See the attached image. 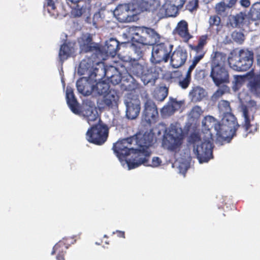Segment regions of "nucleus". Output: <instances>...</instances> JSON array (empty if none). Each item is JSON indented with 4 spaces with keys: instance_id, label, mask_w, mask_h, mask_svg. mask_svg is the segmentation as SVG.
<instances>
[{
    "instance_id": "35",
    "label": "nucleus",
    "mask_w": 260,
    "mask_h": 260,
    "mask_svg": "<svg viewBox=\"0 0 260 260\" xmlns=\"http://www.w3.org/2000/svg\"><path fill=\"white\" fill-rule=\"evenodd\" d=\"M218 109L220 114L222 116L224 115H228L231 113V108L229 102L225 100L220 101L218 105Z\"/></svg>"
},
{
    "instance_id": "17",
    "label": "nucleus",
    "mask_w": 260,
    "mask_h": 260,
    "mask_svg": "<svg viewBox=\"0 0 260 260\" xmlns=\"http://www.w3.org/2000/svg\"><path fill=\"white\" fill-rule=\"evenodd\" d=\"M210 76L217 86L230 82L229 74L225 68L211 69Z\"/></svg>"
},
{
    "instance_id": "36",
    "label": "nucleus",
    "mask_w": 260,
    "mask_h": 260,
    "mask_svg": "<svg viewBox=\"0 0 260 260\" xmlns=\"http://www.w3.org/2000/svg\"><path fill=\"white\" fill-rule=\"evenodd\" d=\"M168 94V88L165 86H161L155 91L154 97L156 100L162 102L166 98Z\"/></svg>"
},
{
    "instance_id": "10",
    "label": "nucleus",
    "mask_w": 260,
    "mask_h": 260,
    "mask_svg": "<svg viewBox=\"0 0 260 260\" xmlns=\"http://www.w3.org/2000/svg\"><path fill=\"white\" fill-rule=\"evenodd\" d=\"M173 46L169 43H160L153 46L150 61L154 64L161 61L167 62Z\"/></svg>"
},
{
    "instance_id": "60",
    "label": "nucleus",
    "mask_w": 260,
    "mask_h": 260,
    "mask_svg": "<svg viewBox=\"0 0 260 260\" xmlns=\"http://www.w3.org/2000/svg\"><path fill=\"white\" fill-rule=\"evenodd\" d=\"M242 78L240 76H234V81H233V83L235 84H237L240 83V80H242Z\"/></svg>"
},
{
    "instance_id": "55",
    "label": "nucleus",
    "mask_w": 260,
    "mask_h": 260,
    "mask_svg": "<svg viewBox=\"0 0 260 260\" xmlns=\"http://www.w3.org/2000/svg\"><path fill=\"white\" fill-rule=\"evenodd\" d=\"M44 6L45 8H47L49 13H51L50 11L54 10L55 8L53 0H46Z\"/></svg>"
},
{
    "instance_id": "43",
    "label": "nucleus",
    "mask_w": 260,
    "mask_h": 260,
    "mask_svg": "<svg viewBox=\"0 0 260 260\" xmlns=\"http://www.w3.org/2000/svg\"><path fill=\"white\" fill-rule=\"evenodd\" d=\"M90 80L88 79V76H84L79 79L76 82V86L78 91L80 93H82L84 90V87L85 84H87V81Z\"/></svg>"
},
{
    "instance_id": "14",
    "label": "nucleus",
    "mask_w": 260,
    "mask_h": 260,
    "mask_svg": "<svg viewBox=\"0 0 260 260\" xmlns=\"http://www.w3.org/2000/svg\"><path fill=\"white\" fill-rule=\"evenodd\" d=\"M158 115L156 106L154 103L146 96L144 102V109L143 112L142 119L147 123L154 121Z\"/></svg>"
},
{
    "instance_id": "12",
    "label": "nucleus",
    "mask_w": 260,
    "mask_h": 260,
    "mask_svg": "<svg viewBox=\"0 0 260 260\" xmlns=\"http://www.w3.org/2000/svg\"><path fill=\"white\" fill-rule=\"evenodd\" d=\"M78 43L81 52L93 53L92 57L101 55V51L97 44L92 42L91 36L89 34H83L78 39Z\"/></svg>"
},
{
    "instance_id": "57",
    "label": "nucleus",
    "mask_w": 260,
    "mask_h": 260,
    "mask_svg": "<svg viewBox=\"0 0 260 260\" xmlns=\"http://www.w3.org/2000/svg\"><path fill=\"white\" fill-rule=\"evenodd\" d=\"M228 8H231L238 0H223Z\"/></svg>"
},
{
    "instance_id": "47",
    "label": "nucleus",
    "mask_w": 260,
    "mask_h": 260,
    "mask_svg": "<svg viewBox=\"0 0 260 260\" xmlns=\"http://www.w3.org/2000/svg\"><path fill=\"white\" fill-rule=\"evenodd\" d=\"M144 45H140L138 46H135L133 47V51L134 54L136 55V59H139L142 57L143 54V48L141 47Z\"/></svg>"
},
{
    "instance_id": "7",
    "label": "nucleus",
    "mask_w": 260,
    "mask_h": 260,
    "mask_svg": "<svg viewBox=\"0 0 260 260\" xmlns=\"http://www.w3.org/2000/svg\"><path fill=\"white\" fill-rule=\"evenodd\" d=\"M257 108L256 102L253 100L249 101L247 105L241 104L239 107V113L243 120L242 125L248 133H253L252 127L254 131H256V127L251 124L250 122L253 120V114Z\"/></svg>"
},
{
    "instance_id": "56",
    "label": "nucleus",
    "mask_w": 260,
    "mask_h": 260,
    "mask_svg": "<svg viewBox=\"0 0 260 260\" xmlns=\"http://www.w3.org/2000/svg\"><path fill=\"white\" fill-rule=\"evenodd\" d=\"M185 1L186 0H172V2L173 3L172 5L175 6L178 8V10H179L183 7Z\"/></svg>"
},
{
    "instance_id": "51",
    "label": "nucleus",
    "mask_w": 260,
    "mask_h": 260,
    "mask_svg": "<svg viewBox=\"0 0 260 260\" xmlns=\"http://www.w3.org/2000/svg\"><path fill=\"white\" fill-rule=\"evenodd\" d=\"M220 23V18L217 15L210 16L209 19V23L210 26H218Z\"/></svg>"
},
{
    "instance_id": "3",
    "label": "nucleus",
    "mask_w": 260,
    "mask_h": 260,
    "mask_svg": "<svg viewBox=\"0 0 260 260\" xmlns=\"http://www.w3.org/2000/svg\"><path fill=\"white\" fill-rule=\"evenodd\" d=\"M184 139V135L180 124L172 123L165 129L161 145L165 149L176 151L181 147Z\"/></svg>"
},
{
    "instance_id": "26",
    "label": "nucleus",
    "mask_w": 260,
    "mask_h": 260,
    "mask_svg": "<svg viewBox=\"0 0 260 260\" xmlns=\"http://www.w3.org/2000/svg\"><path fill=\"white\" fill-rule=\"evenodd\" d=\"M178 8L171 3L166 2L160 9L159 13L161 17H175L178 13Z\"/></svg>"
},
{
    "instance_id": "8",
    "label": "nucleus",
    "mask_w": 260,
    "mask_h": 260,
    "mask_svg": "<svg viewBox=\"0 0 260 260\" xmlns=\"http://www.w3.org/2000/svg\"><path fill=\"white\" fill-rule=\"evenodd\" d=\"M239 126L235 117L232 113L222 116L221 123H220L221 136L223 135L227 136L223 139V144L224 142H230Z\"/></svg>"
},
{
    "instance_id": "59",
    "label": "nucleus",
    "mask_w": 260,
    "mask_h": 260,
    "mask_svg": "<svg viewBox=\"0 0 260 260\" xmlns=\"http://www.w3.org/2000/svg\"><path fill=\"white\" fill-rule=\"evenodd\" d=\"M194 69L193 68H191V66H189L185 77L191 80V73Z\"/></svg>"
},
{
    "instance_id": "29",
    "label": "nucleus",
    "mask_w": 260,
    "mask_h": 260,
    "mask_svg": "<svg viewBox=\"0 0 260 260\" xmlns=\"http://www.w3.org/2000/svg\"><path fill=\"white\" fill-rule=\"evenodd\" d=\"M206 94L207 93L203 88L197 86L192 88L188 96L192 102H197L202 101Z\"/></svg>"
},
{
    "instance_id": "38",
    "label": "nucleus",
    "mask_w": 260,
    "mask_h": 260,
    "mask_svg": "<svg viewBox=\"0 0 260 260\" xmlns=\"http://www.w3.org/2000/svg\"><path fill=\"white\" fill-rule=\"evenodd\" d=\"M249 17L253 20L260 19V3L254 4L249 12Z\"/></svg>"
},
{
    "instance_id": "30",
    "label": "nucleus",
    "mask_w": 260,
    "mask_h": 260,
    "mask_svg": "<svg viewBox=\"0 0 260 260\" xmlns=\"http://www.w3.org/2000/svg\"><path fill=\"white\" fill-rule=\"evenodd\" d=\"M74 49L73 44L72 43L64 44L61 46L59 57L61 61L67 59L73 52Z\"/></svg>"
},
{
    "instance_id": "23",
    "label": "nucleus",
    "mask_w": 260,
    "mask_h": 260,
    "mask_svg": "<svg viewBox=\"0 0 260 260\" xmlns=\"http://www.w3.org/2000/svg\"><path fill=\"white\" fill-rule=\"evenodd\" d=\"M66 99L71 110L76 114H79L80 111L78 103L75 98L72 88L70 87H67L66 89Z\"/></svg>"
},
{
    "instance_id": "6",
    "label": "nucleus",
    "mask_w": 260,
    "mask_h": 260,
    "mask_svg": "<svg viewBox=\"0 0 260 260\" xmlns=\"http://www.w3.org/2000/svg\"><path fill=\"white\" fill-rule=\"evenodd\" d=\"M134 75L140 78L145 85H153L158 77V73L153 67H148L144 61H134L131 68Z\"/></svg>"
},
{
    "instance_id": "22",
    "label": "nucleus",
    "mask_w": 260,
    "mask_h": 260,
    "mask_svg": "<svg viewBox=\"0 0 260 260\" xmlns=\"http://www.w3.org/2000/svg\"><path fill=\"white\" fill-rule=\"evenodd\" d=\"M249 74L252 75L249 80L248 87L253 95L260 98V73Z\"/></svg>"
},
{
    "instance_id": "62",
    "label": "nucleus",
    "mask_w": 260,
    "mask_h": 260,
    "mask_svg": "<svg viewBox=\"0 0 260 260\" xmlns=\"http://www.w3.org/2000/svg\"><path fill=\"white\" fill-rule=\"evenodd\" d=\"M58 244H56V245L54 246V247H53V251L52 252V253H51L52 254H53L55 253V250H57V249L58 248Z\"/></svg>"
},
{
    "instance_id": "25",
    "label": "nucleus",
    "mask_w": 260,
    "mask_h": 260,
    "mask_svg": "<svg viewBox=\"0 0 260 260\" xmlns=\"http://www.w3.org/2000/svg\"><path fill=\"white\" fill-rule=\"evenodd\" d=\"M95 57H92L91 56V58L88 57L82 59L79 64L77 70L78 74L80 75H87V76H89L93 64V59Z\"/></svg>"
},
{
    "instance_id": "33",
    "label": "nucleus",
    "mask_w": 260,
    "mask_h": 260,
    "mask_svg": "<svg viewBox=\"0 0 260 260\" xmlns=\"http://www.w3.org/2000/svg\"><path fill=\"white\" fill-rule=\"evenodd\" d=\"M146 31L144 34L148 33L149 36L144 40L145 41V45H153L159 41V35L154 29L149 28V29H146Z\"/></svg>"
},
{
    "instance_id": "28",
    "label": "nucleus",
    "mask_w": 260,
    "mask_h": 260,
    "mask_svg": "<svg viewBox=\"0 0 260 260\" xmlns=\"http://www.w3.org/2000/svg\"><path fill=\"white\" fill-rule=\"evenodd\" d=\"M174 32L178 35L185 41H188L191 38L188 30L187 23L184 20H181L178 22Z\"/></svg>"
},
{
    "instance_id": "9",
    "label": "nucleus",
    "mask_w": 260,
    "mask_h": 260,
    "mask_svg": "<svg viewBox=\"0 0 260 260\" xmlns=\"http://www.w3.org/2000/svg\"><path fill=\"white\" fill-rule=\"evenodd\" d=\"M109 129L105 125L96 124L88 129L86 133V139L89 142L96 145L104 143L108 136Z\"/></svg>"
},
{
    "instance_id": "52",
    "label": "nucleus",
    "mask_w": 260,
    "mask_h": 260,
    "mask_svg": "<svg viewBox=\"0 0 260 260\" xmlns=\"http://www.w3.org/2000/svg\"><path fill=\"white\" fill-rule=\"evenodd\" d=\"M121 75L118 70H117V73H115L109 81H110L113 84L116 85L121 81Z\"/></svg>"
},
{
    "instance_id": "13",
    "label": "nucleus",
    "mask_w": 260,
    "mask_h": 260,
    "mask_svg": "<svg viewBox=\"0 0 260 260\" xmlns=\"http://www.w3.org/2000/svg\"><path fill=\"white\" fill-rule=\"evenodd\" d=\"M118 100L119 96L117 92L110 90L108 93L98 100L97 104L100 109L115 108L118 106Z\"/></svg>"
},
{
    "instance_id": "40",
    "label": "nucleus",
    "mask_w": 260,
    "mask_h": 260,
    "mask_svg": "<svg viewBox=\"0 0 260 260\" xmlns=\"http://www.w3.org/2000/svg\"><path fill=\"white\" fill-rule=\"evenodd\" d=\"M230 91V88L225 85L221 86L219 88L212 96V100L213 101H216L224 94L228 93Z\"/></svg>"
},
{
    "instance_id": "54",
    "label": "nucleus",
    "mask_w": 260,
    "mask_h": 260,
    "mask_svg": "<svg viewBox=\"0 0 260 260\" xmlns=\"http://www.w3.org/2000/svg\"><path fill=\"white\" fill-rule=\"evenodd\" d=\"M149 157V156L147 157V159ZM147 161L148 160H147L146 163L144 165L148 166V165L147 164ZM161 160L158 157H153L152 159L151 164L149 165V166H150L153 167H157L159 166L161 164Z\"/></svg>"
},
{
    "instance_id": "46",
    "label": "nucleus",
    "mask_w": 260,
    "mask_h": 260,
    "mask_svg": "<svg viewBox=\"0 0 260 260\" xmlns=\"http://www.w3.org/2000/svg\"><path fill=\"white\" fill-rule=\"evenodd\" d=\"M206 36H202L200 39L198 45L196 47H195L194 50L196 51L204 52L203 50V47L206 44Z\"/></svg>"
},
{
    "instance_id": "64",
    "label": "nucleus",
    "mask_w": 260,
    "mask_h": 260,
    "mask_svg": "<svg viewBox=\"0 0 260 260\" xmlns=\"http://www.w3.org/2000/svg\"><path fill=\"white\" fill-rule=\"evenodd\" d=\"M57 260H64L63 257H62L61 255H58L57 256Z\"/></svg>"
},
{
    "instance_id": "37",
    "label": "nucleus",
    "mask_w": 260,
    "mask_h": 260,
    "mask_svg": "<svg viewBox=\"0 0 260 260\" xmlns=\"http://www.w3.org/2000/svg\"><path fill=\"white\" fill-rule=\"evenodd\" d=\"M172 167L178 168L180 173L184 174L189 168V165L186 160L181 159V160H176L173 164Z\"/></svg>"
},
{
    "instance_id": "50",
    "label": "nucleus",
    "mask_w": 260,
    "mask_h": 260,
    "mask_svg": "<svg viewBox=\"0 0 260 260\" xmlns=\"http://www.w3.org/2000/svg\"><path fill=\"white\" fill-rule=\"evenodd\" d=\"M226 7V4L223 2L219 3L216 5V12L219 15H222L224 13Z\"/></svg>"
},
{
    "instance_id": "31",
    "label": "nucleus",
    "mask_w": 260,
    "mask_h": 260,
    "mask_svg": "<svg viewBox=\"0 0 260 260\" xmlns=\"http://www.w3.org/2000/svg\"><path fill=\"white\" fill-rule=\"evenodd\" d=\"M226 56L224 54L218 52H215L212 57L211 69L225 68L224 64Z\"/></svg>"
},
{
    "instance_id": "19",
    "label": "nucleus",
    "mask_w": 260,
    "mask_h": 260,
    "mask_svg": "<svg viewBox=\"0 0 260 260\" xmlns=\"http://www.w3.org/2000/svg\"><path fill=\"white\" fill-rule=\"evenodd\" d=\"M91 72L88 76V79L91 81L97 82L105 77L106 68L102 61H93Z\"/></svg>"
},
{
    "instance_id": "20",
    "label": "nucleus",
    "mask_w": 260,
    "mask_h": 260,
    "mask_svg": "<svg viewBox=\"0 0 260 260\" xmlns=\"http://www.w3.org/2000/svg\"><path fill=\"white\" fill-rule=\"evenodd\" d=\"M71 15L74 18H78L81 16L85 17V21L87 23H90L89 20L90 10L82 2L71 6Z\"/></svg>"
},
{
    "instance_id": "2",
    "label": "nucleus",
    "mask_w": 260,
    "mask_h": 260,
    "mask_svg": "<svg viewBox=\"0 0 260 260\" xmlns=\"http://www.w3.org/2000/svg\"><path fill=\"white\" fill-rule=\"evenodd\" d=\"M213 140L203 139L199 134L194 133L188 137V143L192 145L193 152L199 162H207L213 157L212 143Z\"/></svg>"
},
{
    "instance_id": "34",
    "label": "nucleus",
    "mask_w": 260,
    "mask_h": 260,
    "mask_svg": "<svg viewBox=\"0 0 260 260\" xmlns=\"http://www.w3.org/2000/svg\"><path fill=\"white\" fill-rule=\"evenodd\" d=\"M94 94L105 95L108 93L110 90V86L105 81H99L94 86Z\"/></svg>"
},
{
    "instance_id": "27",
    "label": "nucleus",
    "mask_w": 260,
    "mask_h": 260,
    "mask_svg": "<svg viewBox=\"0 0 260 260\" xmlns=\"http://www.w3.org/2000/svg\"><path fill=\"white\" fill-rule=\"evenodd\" d=\"M119 42L115 39L110 38L106 41L103 50L107 55L114 56L119 49Z\"/></svg>"
},
{
    "instance_id": "24",
    "label": "nucleus",
    "mask_w": 260,
    "mask_h": 260,
    "mask_svg": "<svg viewBox=\"0 0 260 260\" xmlns=\"http://www.w3.org/2000/svg\"><path fill=\"white\" fill-rule=\"evenodd\" d=\"M180 102L177 101L176 99L170 98L167 105L161 109V113L165 117L171 116L180 108Z\"/></svg>"
},
{
    "instance_id": "53",
    "label": "nucleus",
    "mask_w": 260,
    "mask_h": 260,
    "mask_svg": "<svg viewBox=\"0 0 260 260\" xmlns=\"http://www.w3.org/2000/svg\"><path fill=\"white\" fill-rule=\"evenodd\" d=\"M190 81L189 79L184 77L180 79L178 84L182 89H186L188 87Z\"/></svg>"
},
{
    "instance_id": "11",
    "label": "nucleus",
    "mask_w": 260,
    "mask_h": 260,
    "mask_svg": "<svg viewBox=\"0 0 260 260\" xmlns=\"http://www.w3.org/2000/svg\"><path fill=\"white\" fill-rule=\"evenodd\" d=\"M125 106V116L128 119H136L139 115L141 109L139 100L132 93H128L124 97Z\"/></svg>"
},
{
    "instance_id": "4",
    "label": "nucleus",
    "mask_w": 260,
    "mask_h": 260,
    "mask_svg": "<svg viewBox=\"0 0 260 260\" xmlns=\"http://www.w3.org/2000/svg\"><path fill=\"white\" fill-rule=\"evenodd\" d=\"M202 124V133L199 136L203 139L213 140L215 138V142L217 144L223 145V139L227 136H221L220 123L213 116L209 115L204 118Z\"/></svg>"
},
{
    "instance_id": "42",
    "label": "nucleus",
    "mask_w": 260,
    "mask_h": 260,
    "mask_svg": "<svg viewBox=\"0 0 260 260\" xmlns=\"http://www.w3.org/2000/svg\"><path fill=\"white\" fill-rule=\"evenodd\" d=\"M95 82L94 81L88 80L87 84H85L83 89L84 90H83L81 93L86 96L89 95L91 93L94 94V85L93 83Z\"/></svg>"
},
{
    "instance_id": "18",
    "label": "nucleus",
    "mask_w": 260,
    "mask_h": 260,
    "mask_svg": "<svg viewBox=\"0 0 260 260\" xmlns=\"http://www.w3.org/2000/svg\"><path fill=\"white\" fill-rule=\"evenodd\" d=\"M146 29H149V28L146 27H131L129 28V34L131 36H129V37L133 41L145 45V41L144 40V39H146L149 36L148 34H144L146 31Z\"/></svg>"
},
{
    "instance_id": "61",
    "label": "nucleus",
    "mask_w": 260,
    "mask_h": 260,
    "mask_svg": "<svg viewBox=\"0 0 260 260\" xmlns=\"http://www.w3.org/2000/svg\"><path fill=\"white\" fill-rule=\"evenodd\" d=\"M68 3H69V2H70L72 4H73V5H75V4H78V3H81L82 2V0H67Z\"/></svg>"
},
{
    "instance_id": "15",
    "label": "nucleus",
    "mask_w": 260,
    "mask_h": 260,
    "mask_svg": "<svg viewBox=\"0 0 260 260\" xmlns=\"http://www.w3.org/2000/svg\"><path fill=\"white\" fill-rule=\"evenodd\" d=\"M82 114L86 118V120L89 124L91 125V122L98 121V114L96 110L94 102L89 100L84 101Z\"/></svg>"
},
{
    "instance_id": "44",
    "label": "nucleus",
    "mask_w": 260,
    "mask_h": 260,
    "mask_svg": "<svg viewBox=\"0 0 260 260\" xmlns=\"http://www.w3.org/2000/svg\"><path fill=\"white\" fill-rule=\"evenodd\" d=\"M196 52L197 54L194 56L192 60L191 64L190 65V66H191V68H194L199 62L203 58L205 54V52L196 51Z\"/></svg>"
},
{
    "instance_id": "63",
    "label": "nucleus",
    "mask_w": 260,
    "mask_h": 260,
    "mask_svg": "<svg viewBox=\"0 0 260 260\" xmlns=\"http://www.w3.org/2000/svg\"><path fill=\"white\" fill-rule=\"evenodd\" d=\"M116 232L119 233V234H120L119 236L124 238V233L123 232L117 231Z\"/></svg>"
},
{
    "instance_id": "32",
    "label": "nucleus",
    "mask_w": 260,
    "mask_h": 260,
    "mask_svg": "<svg viewBox=\"0 0 260 260\" xmlns=\"http://www.w3.org/2000/svg\"><path fill=\"white\" fill-rule=\"evenodd\" d=\"M140 1L134 0L131 3L125 4L127 6L128 10V12H129L131 17L135 19V16L139 14L142 11V8L140 5Z\"/></svg>"
},
{
    "instance_id": "58",
    "label": "nucleus",
    "mask_w": 260,
    "mask_h": 260,
    "mask_svg": "<svg viewBox=\"0 0 260 260\" xmlns=\"http://www.w3.org/2000/svg\"><path fill=\"white\" fill-rule=\"evenodd\" d=\"M240 4L244 7H248L250 6V3L249 0H239Z\"/></svg>"
},
{
    "instance_id": "48",
    "label": "nucleus",
    "mask_w": 260,
    "mask_h": 260,
    "mask_svg": "<svg viewBox=\"0 0 260 260\" xmlns=\"http://www.w3.org/2000/svg\"><path fill=\"white\" fill-rule=\"evenodd\" d=\"M232 36L233 40L239 44H241L244 40V36L241 32L234 31Z\"/></svg>"
},
{
    "instance_id": "41",
    "label": "nucleus",
    "mask_w": 260,
    "mask_h": 260,
    "mask_svg": "<svg viewBox=\"0 0 260 260\" xmlns=\"http://www.w3.org/2000/svg\"><path fill=\"white\" fill-rule=\"evenodd\" d=\"M203 113V111L202 108L199 106H196L190 111L189 117L190 118H192L193 120L198 119Z\"/></svg>"
},
{
    "instance_id": "49",
    "label": "nucleus",
    "mask_w": 260,
    "mask_h": 260,
    "mask_svg": "<svg viewBox=\"0 0 260 260\" xmlns=\"http://www.w3.org/2000/svg\"><path fill=\"white\" fill-rule=\"evenodd\" d=\"M117 69L113 66H110L106 68L105 69V77L109 80L112 77L113 75L117 73Z\"/></svg>"
},
{
    "instance_id": "16",
    "label": "nucleus",
    "mask_w": 260,
    "mask_h": 260,
    "mask_svg": "<svg viewBox=\"0 0 260 260\" xmlns=\"http://www.w3.org/2000/svg\"><path fill=\"white\" fill-rule=\"evenodd\" d=\"M188 54L185 49L178 47L170 55L171 64L174 68H178L186 62Z\"/></svg>"
},
{
    "instance_id": "39",
    "label": "nucleus",
    "mask_w": 260,
    "mask_h": 260,
    "mask_svg": "<svg viewBox=\"0 0 260 260\" xmlns=\"http://www.w3.org/2000/svg\"><path fill=\"white\" fill-rule=\"evenodd\" d=\"M245 19V15L240 13L233 16L231 20V23L233 27H240Z\"/></svg>"
},
{
    "instance_id": "1",
    "label": "nucleus",
    "mask_w": 260,
    "mask_h": 260,
    "mask_svg": "<svg viewBox=\"0 0 260 260\" xmlns=\"http://www.w3.org/2000/svg\"><path fill=\"white\" fill-rule=\"evenodd\" d=\"M154 140V135L150 131L139 133L117 141L113 149L121 165L131 170L146 163L150 153L149 147Z\"/></svg>"
},
{
    "instance_id": "5",
    "label": "nucleus",
    "mask_w": 260,
    "mask_h": 260,
    "mask_svg": "<svg viewBox=\"0 0 260 260\" xmlns=\"http://www.w3.org/2000/svg\"><path fill=\"white\" fill-rule=\"evenodd\" d=\"M254 59L252 51L247 49L239 50L228 58L230 67L237 72H245L252 66Z\"/></svg>"
},
{
    "instance_id": "21",
    "label": "nucleus",
    "mask_w": 260,
    "mask_h": 260,
    "mask_svg": "<svg viewBox=\"0 0 260 260\" xmlns=\"http://www.w3.org/2000/svg\"><path fill=\"white\" fill-rule=\"evenodd\" d=\"M128 8L125 4L119 5L114 10L113 14L121 22H128L134 21L128 12Z\"/></svg>"
},
{
    "instance_id": "45",
    "label": "nucleus",
    "mask_w": 260,
    "mask_h": 260,
    "mask_svg": "<svg viewBox=\"0 0 260 260\" xmlns=\"http://www.w3.org/2000/svg\"><path fill=\"white\" fill-rule=\"evenodd\" d=\"M104 10L102 8L99 10L98 12L95 13L93 16L92 24L93 25L97 28V22L104 16L103 14Z\"/></svg>"
}]
</instances>
